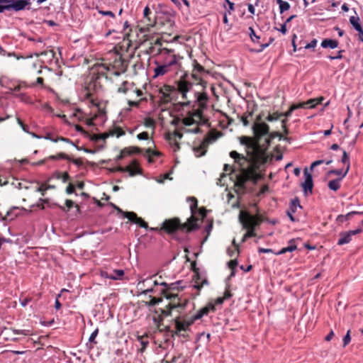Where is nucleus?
Wrapping results in <instances>:
<instances>
[{
    "instance_id": "f257e3e1",
    "label": "nucleus",
    "mask_w": 363,
    "mask_h": 363,
    "mask_svg": "<svg viewBox=\"0 0 363 363\" xmlns=\"http://www.w3.org/2000/svg\"><path fill=\"white\" fill-rule=\"evenodd\" d=\"M252 130L254 138L248 136L239 138L240 144L245 147L247 156L235 150L230 152V157L234 159L240 169L239 174L236 175L234 185L238 194L245 192L247 182H256L258 180L259 176L257 169L272 158V155L267 152V147L275 136L269 134V126L265 123L257 121L254 123Z\"/></svg>"
},
{
    "instance_id": "f03ea898",
    "label": "nucleus",
    "mask_w": 363,
    "mask_h": 363,
    "mask_svg": "<svg viewBox=\"0 0 363 363\" xmlns=\"http://www.w3.org/2000/svg\"><path fill=\"white\" fill-rule=\"evenodd\" d=\"M175 84L176 86L167 84L162 86L160 89L162 97L165 101H172L174 98L176 93L178 92L182 95V99L186 100L184 104L189 105L190 100H189L187 94L192 89L193 83L190 81L188 72L182 74L179 79L176 81Z\"/></svg>"
},
{
    "instance_id": "7ed1b4c3",
    "label": "nucleus",
    "mask_w": 363,
    "mask_h": 363,
    "mask_svg": "<svg viewBox=\"0 0 363 363\" xmlns=\"http://www.w3.org/2000/svg\"><path fill=\"white\" fill-rule=\"evenodd\" d=\"M193 69L189 79L193 86H199V89L194 92L195 99L200 104L201 106L203 105L208 100V95L205 91L207 82L205 77L208 75V71L197 62L196 60L194 61Z\"/></svg>"
},
{
    "instance_id": "20e7f679",
    "label": "nucleus",
    "mask_w": 363,
    "mask_h": 363,
    "mask_svg": "<svg viewBox=\"0 0 363 363\" xmlns=\"http://www.w3.org/2000/svg\"><path fill=\"white\" fill-rule=\"evenodd\" d=\"M196 208L197 200L195 198H192V202L190 204V209L192 215L190 217V218L188 219L187 223L184 225H181L179 220L176 218L165 220L162 223V227L161 228V229L164 230V231L169 233H171L179 228H181L182 230H186L187 232L198 228L199 226L197 222L199 221V220L194 216L195 209Z\"/></svg>"
},
{
    "instance_id": "39448f33",
    "label": "nucleus",
    "mask_w": 363,
    "mask_h": 363,
    "mask_svg": "<svg viewBox=\"0 0 363 363\" xmlns=\"http://www.w3.org/2000/svg\"><path fill=\"white\" fill-rule=\"evenodd\" d=\"M182 281H178L167 284L164 281H159L156 278V275H152L146 279L140 280L137 284V288L142 291V294H147L150 292L155 291V287L157 286H164V289H178L184 288V286H182Z\"/></svg>"
},
{
    "instance_id": "423d86ee",
    "label": "nucleus",
    "mask_w": 363,
    "mask_h": 363,
    "mask_svg": "<svg viewBox=\"0 0 363 363\" xmlns=\"http://www.w3.org/2000/svg\"><path fill=\"white\" fill-rule=\"evenodd\" d=\"M239 220L242 228L247 230V232L242 238V242H245L250 238L256 236V226L261 222V219L259 216H253L247 212L241 211L239 214Z\"/></svg>"
},
{
    "instance_id": "0eeeda50",
    "label": "nucleus",
    "mask_w": 363,
    "mask_h": 363,
    "mask_svg": "<svg viewBox=\"0 0 363 363\" xmlns=\"http://www.w3.org/2000/svg\"><path fill=\"white\" fill-rule=\"evenodd\" d=\"M323 98L320 99H311L308 100L307 101L301 102L297 104H293L288 111L285 113H279L280 117L281 116H285V117H289L291 116L292 112L298 108H315L318 104H320L323 101Z\"/></svg>"
},
{
    "instance_id": "6e6552de",
    "label": "nucleus",
    "mask_w": 363,
    "mask_h": 363,
    "mask_svg": "<svg viewBox=\"0 0 363 363\" xmlns=\"http://www.w3.org/2000/svg\"><path fill=\"white\" fill-rule=\"evenodd\" d=\"M152 52H155L157 55L156 62H169L177 57H181L180 55L174 54V50L166 48H160L157 51L153 48Z\"/></svg>"
},
{
    "instance_id": "1a4fd4ad",
    "label": "nucleus",
    "mask_w": 363,
    "mask_h": 363,
    "mask_svg": "<svg viewBox=\"0 0 363 363\" xmlns=\"http://www.w3.org/2000/svg\"><path fill=\"white\" fill-rule=\"evenodd\" d=\"M167 289H162L161 293L163 294L167 298H171V301L169 304L170 309L174 308H181L184 309L186 308V305L189 303L188 299L182 298L179 297L177 295L174 294H168L165 291Z\"/></svg>"
},
{
    "instance_id": "9d476101",
    "label": "nucleus",
    "mask_w": 363,
    "mask_h": 363,
    "mask_svg": "<svg viewBox=\"0 0 363 363\" xmlns=\"http://www.w3.org/2000/svg\"><path fill=\"white\" fill-rule=\"evenodd\" d=\"M194 323V321L191 316L185 317L183 319H181L179 317L177 318L174 320L175 333L178 335H181L180 333L182 331L189 330V327ZM182 336L185 337L184 335H182Z\"/></svg>"
},
{
    "instance_id": "9b49d317",
    "label": "nucleus",
    "mask_w": 363,
    "mask_h": 363,
    "mask_svg": "<svg viewBox=\"0 0 363 363\" xmlns=\"http://www.w3.org/2000/svg\"><path fill=\"white\" fill-rule=\"evenodd\" d=\"M10 10L15 11L24 10L23 2L18 0H0V13Z\"/></svg>"
},
{
    "instance_id": "f8f14e48",
    "label": "nucleus",
    "mask_w": 363,
    "mask_h": 363,
    "mask_svg": "<svg viewBox=\"0 0 363 363\" xmlns=\"http://www.w3.org/2000/svg\"><path fill=\"white\" fill-rule=\"evenodd\" d=\"M117 170L121 172H128L129 175L131 177L142 174V169L140 167L136 160H133L132 162L126 167H118Z\"/></svg>"
},
{
    "instance_id": "ddd939ff",
    "label": "nucleus",
    "mask_w": 363,
    "mask_h": 363,
    "mask_svg": "<svg viewBox=\"0 0 363 363\" xmlns=\"http://www.w3.org/2000/svg\"><path fill=\"white\" fill-rule=\"evenodd\" d=\"M362 228H357L356 230H349V231H342L340 233V238L337 241L338 245H343L345 244H348L352 240V237L353 235L359 234L362 233Z\"/></svg>"
},
{
    "instance_id": "4468645a",
    "label": "nucleus",
    "mask_w": 363,
    "mask_h": 363,
    "mask_svg": "<svg viewBox=\"0 0 363 363\" xmlns=\"http://www.w3.org/2000/svg\"><path fill=\"white\" fill-rule=\"evenodd\" d=\"M182 60H183V57H177L169 62H161L164 64L168 69H169L172 72L175 74H178L179 72H186L184 70V68L182 65Z\"/></svg>"
},
{
    "instance_id": "2eb2a0df",
    "label": "nucleus",
    "mask_w": 363,
    "mask_h": 363,
    "mask_svg": "<svg viewBox=\"0 0 363 363\" xmlns=\"http://www.w3.org/2000/svg\"><path fill=\"white\" fill-rule=\"evenodd\" d=\"M195 274L194 275V287L197 290L200 291L204 285H208V281L207 278L200 274L197 271H194Z\"/></svg>"
},
{
    "instance_id": "dca6fc26",
    "label": "nucleus",
    "mask_w": 363,
    "mask_h": 363,
    "mask_svg": "<svg viewBox=\"0 0 363 363\" xmlns=\"http://www.w3.org/2000/svg\"><path fill=\"white\" fill-rule=\"evenodd\" d=\"M303 174H304V177H305V181L301 184L303 191L305 194H307L308 191L311 193L313 187V182L312 175H311V174H310L308 172L307 169H304Z\"/></svg>"
},
{
    "instance_id": "f3484780",
    "label": "nucleus",
    "mask_w": 363,
    "mask_h": 363,
    "mask_svg": "<svg viewBox=\"0 0 363 363\" xmlns=\"http://www.w3.org/2000/svg\"><path fill=\"white\" fill-rule=\"evenodd\" d=\"M215 309V306L213 304L208 303L205 307H203L202 308L199 310L196 314L192 315L191 317L195 322L201 319L203 316L208 315L210 311H214Z\"/></svg>"
},
{
    "instance_id": "a211bd4d",
    "label": "nucleus",
    "mask_w": 363,
    "mask_h": 363,
    "mask_svg": "<svg viewBox=\"0 0 363 363\" xmlns=\"http://www.w3.org/2000/svg\"><path fill=\"white\" fill-rule=\"evenodd\" d=\"M155 65H156L154 68V77H158L161 76H164L167 74H171L172 72L168 69L164 64L161 62L155 61Z\"/></svg>"
},
{
    "instance_id": "6ab92c4d",
    "label": "nucleus",
    "mask_w": 363,
    "mask_h": 363,
    "mask_svg": "<svg viewBox=\"0 0 363 363\" xmlns=\"http://www.w3.org/2000/svg\"><path fill=\"white\" fill-rule=\"evenodd\" d=\"M125 217L127 218L130 221L136 223L140 225V227L147 229L148 225L147 223H145L141 218L138 217L136 213L134 212H125Z\"/></svg>"
},
{
    "instance_id": "aec40b11",
    "label": "nucleus",
    "mask_w": 363,
    "mask_h": 363,
    "mask_svg": "<svg viewBox=\"0 0 363 363\" xmlns=\"http://www.w3.org/2000/svg\"><path fill=\"white\" fill-rule=\"evenodd\" d=\"M298 207L301 208V206L300 205L298 199L296 198L291 201L289 210H288L286 212L288 216L289 217L290 220L292 222L295 221V218L293 216V213H294L296 211Z\"/></svg>"
},
{
    "instance_id": "412c9836",
    "label": "nucleus",
    "mask_w": 363,
    "mask_h": 363,
    "mask_svg": "<svg viewBox=\"0 0 363 363\" xmlns=\"http://www.w3.org/2000/svg\"><path fill=\"white\" fill-rule=\"evenodd\" d=\"M143 155L147 159L149 163H153L155 158L159 157L160 155V152L156 150H152L150 147L145 150Z\"/></svg>"
},
{
    "instance_id": "4be33fe9",
    "label": "nucleus",
    "mask_w": 363,
    "mask_h": 363,
    "mask_svg": "<svg viewBox=\"0 0 363 363\" xmlns=\"http://www.w3.org/2000/svg\"><path fill=\"white\" fill-rule=\"evenodd\" d=\"M297 249V245L296 244V240L291 239L289 241V245L286 247H283L279 252H274L277 255H283L288 252H294Z\"/></svg>"
},
{
    "instance_id": "5701e85b",
    "label": "nucleus",
    "mask_w": 363,
    "mask_h": 363,
    "mask_svg": "<svg viewBox=\"0 0 363 363\" xmlns=\"http://www.w3.org/2000/svg\"><path fill=\"white\" fill-rule=\"evenodd\" d=\"M143 152V150L138 147H130L123 149L119 156L118 157V160H121L124 157L125 154L130 155V154H140Z\"/></svg>"
},
{
    "instance_id": "b1692460",
    "label": "nucleus",
    "mask_w": 363,
    "mask_h": 363,
    "mask_svg": "<svg viewBox=\"0 0 363 363\" xmlns=\"http://www.w3.org/2000/svg\"><path fill=\"white\" fill-rule=\"evenodd\" d=\"M321 47L323 48L335 49L338 46V41L333 39L325 38L321 42Z\"/></svg>"
},
{
    "instance_id": "393cba45",
    "label": "nucleus",
    "mask_w": 363,
    "mask_h": 363,
    "mask_svg": "<svg viewBox=\"0 0 363 363\" xmlns=\"http://www.w3.org/2000/svg\"><path fill=\"white\" fill-rule=\"evenodd\" d=\"M125 131L119 126H115L112 129H110L108 133L106 134L104 138H108V136H116L119 138L122 135H125Z\"/></svg>"
},
{
    "instance_id": "a878e982",
    "label": "nucleus",
    "mask_w": 363,
    "mask_h": 363,
    "mask_svg": "<svg viewBox=\"0 0 363 363\" xmlns=\"http://www.w3.org/2000/svg\"><path fill=\"white\" fill-rule=\"evenodd\" d=\"M217 138H218V136L215 133H211L204 139V140L203 141V143L201 145V148L206 147L208 144L212 143L214 141H216Z\"/></svg>"
},
{
    "instance_id": "bb28decb",
    "label": "nucleus",
    "mask_w": 363,
    "mask_h": 363,
    "mask_svg": "<svg viewBox=\"0 0 363 363\" xmlns=\"http://www.w3.org/2000/svg\"><path fill=\"white\" fill-rule=\"evenodd\" d=\"M348 172L349 170H347V169L345 171H343L342 169H331L328 171V172L327 173V176H330L331 174L337 175L339 176L338 178H341L342 181V179L346 177Z\"/></svg>"
},
{
    "instance_id": "cd10ccee",
    "label": "nucleus",
    "mask_w": 363,
    "mask_h": 363,
    "mask_svg": "<svg viewBox=\"0 0 363 363\" xmlns=\"http://www.w3.org/2000/svg\"><path fill=\"white\" fill-rule=\"evenodd\" d=\"M152 11L147 6L143 11V17L148 21L147 26L152 27L155 23V20L152 19L150 15Z\"/></svg>"
},
{
    "instance_id": "c85d7f7f",
    "label": "nucleus",
    "mask_w": 363,
    "mask_h": 363,
    "mask_svg": "<svg viewBox=\"0 0 363 363\" xmlns=\"http://www.w3.org/2000/svg\"><path fill=\"white\" fill-rule=\"evenodd\" d=\"M357 211H351L347 213L346 215H339L337 216L336 218V222L338 224H341L345 221H347L348 219H350L352 216L356 215Z\"/></svg>"
},
{
    "instance_id": "c756f323",
    "label": "nucleus",
    "mask_w": 363,
    "mask_h": 363,
    "mask_svg": "<svg viewBox=\"0 0 363 363\" xmlns=\"http://www.w3.org/2000/svg\"><path fill=\"white\" fill-rule=\"evenodd\" d=\"M340 182L341 178H337L335 179H333L328 182V188L330 190L334 191H337L340 188Z\"/></svg>"
},
{
    "instance_id": "7c9ffc66",
    "label": "nucleus",
    "mask_w": 363,
    "mask_h": 363,
    "mask_svg": "<svg viewBox=\"0 0 363 363\" xmlns=\"http://www.w3.org/2000/svg\"><path fill=\"white\" fill-rule=\"evenodd\" d=\"M133 88V84L129 83L127 81H125L122 83L120 87L118 88L117 91L118 93L126 94L128 90Z\"/></svg>"
},
{
    "instance_id": "2f4dec72",
    "label": "nucleus",
    "mask_w": 363,
    "mask_h": 363,
    "mask_svg": "<svg viewBox=\"0 0 363 363\" xmlns=\"http://www.w3.org/2000/svg\"><path fill=\"white\" fill-rule=\"evenodd\" d=\"M124 275V271L123 269H116L109 275H108V278L113 280H119L121 279L122 277Z\"/></svg>"
},
{
    "instance_id": "473e14b6",
    "label": "nucleus",
    "mask_w": 363,
    "mask_h": 363,
    "mask_svg": "<svg viewBox=\"0 0 363 363\" xmlns=\"http://www.w3.org/2000/svg\"><path fill=\"white\" fill-rule=\"evenodd\" d=\"M277 4L279 6L280 13H283L284 12L288 11L290 9V4L287 1H284L283 0H276Z\"/></svg>"
},
{
    "instance_id": "72a5a7b5",
    "label": "nucleus",
    "mask_w": 363,
    "mask_h": 363,
    "mask_svg": "<svg viewBox=\"0 0 363 363\" xmlns=\"http://www.w3.org/2000/svg\"><path fill=\"white\" fill-rule=\"evenodd\" d=\"M350 22L356 30H359L362 28L359 23V18L358 16H351L350 18Z\"/></svg>"
},
{
    "instance_id": "f704fd0d",
    "label": "nucleus",
    "mask_w": 363,
    "mask_h": 363,
    "mask_svg": "<svg viewBox=\"0 0 363 363\" xmlns=\"http://www.w3.org/2000/svg\"><path fill=\"white\" fill-rule=\"evenodd\" d=\"M48 159L49 160H59V159L69 160H71V157L69 156H68L67 155H66L65 153L60 152L56 155H50V156L48 157Z\"/></svg>"
},
{
    "instance_id": "c9c22d12",
    "label": "nucleus",
    "mask_w": 363,
    "mask_h": 363,
    "mask_svg": "<svg viewBox=\"0 0 363 363\" xmlns=\"http://www.w3.org/2000/svg\"><path fill=\"white\" fill-rule=\"evenodd\" d=\"M341 162L347 165L346 169L347 170H350V157L349 155L347 153L345 150L342 151V156L341 158Z\"/></svg>"
},
{
    "instance_id": "e433bc0d",
    "label": "nucleus",
    "mask_w": 363,
    "mask_h": 363,
    "mask_svg": "<svg viewBox=\"0 0 363 363\" xmlns=\"http://www.w3.org/2000/svg\"><path fill=\"white\" fill-rule=\"evenodd\" d=\"M55 187L54 185H50V184L47 185V184H43L37 189V191L40 192L42 196H45L46 191H48V189H55Z\"/></svg>"
},
{
    "instance_id": "4c0bfd02",
    "label": "nucleus",
    "mask_w": 363,
    "mask_h": 363,
    "mask_svg": "<svg viewBox=\"0 0 363 363\" xmlns=\"http://www.w3.org/2000/svg\"><path fill=\"white\" fill-rule=\"evenodd\" d=\"M190 115L191 117L194 118L196 124H198V123L202 120V111L201 110H195Z\"/></svg>"
},
{
    "instance_id": "58836bf2",
    "label": "nucleus",
    "mask_w": 363,
    "mask_h": 363,
    "mask_svg": "<svg viewBox=\"0 0 363 363\" xmlns=\"http://www.w3.org/2000/svg\"><path fill=\"white\" fill-rule=\"evenodd\" d=\"M182 123L184 126H190L191 125L196 124L194 118L191 117V115L184 118Z\"/></svg>"
},
{
    "instance_id": "ea45409f",
    "label": "nucleus",
    "mask_w": 363,
    "mask_h": 363,
    "mask_svg": "<svg viewBox=\"0 0 363 363\" xmlns=\"http://www.w3.org/2000/svg\"><path fill=\"white\" fill-rule=\"evenodd\" d=\"M56 178L59 179H62L63 183H66L69 179V175L67 172L60 173L57 172L56 173Z\"/></svg>"
},
{
    "instance_id": "a19ab883",
    "label": "nucleus",
    "mask_w": 363,
    "mask_h": 363,
    "mask_svg": "<svg viewBox=\"0 0 363 363\" xmlns=\"http://www.w3.org/2000/svg\"><path fill=\"white\" fill-rule=\"evenodd\" d=\"M139 341L141 345V348L139 350L140 352H143L149 345L148 340H145L143 337H139Z\"/></svg>"
},
{
    "instance_id": "79ce46f5",
    "label": "nucleus",
    "mask_w": 363,
    "mask_h": 363,
    "mask_svg": "<svg viewBox=\"0 0 363 363\" xmlns=\"http://www.w3.org/2000/svg\"><path fill=\"white\" fill-rule=\"evenodd\" d=\"M333 162V160H319L313 162L311 164V169H313L315 167L318 166L323 163H325L326 164H330Z\"/></svg>"
},
{
    "instance_id": "37998d69",
    "label": "nucleus",
    "mask_w": 363,
    "mask_h": 363,
    "mask_svg": "<svg viewBox=\"0 0 363 363\" xmlns=\"http://www.w3.org/2000/svg\"><path fill=\"white\" fill-rule=\"evenodd\" d=\"M249 30H250L249 35H250V37L252 41L254 43H258V40H259L260 37L255 34V32L252 27L249 28Z\"/></svg>"
},
{
    "instance_id": "c03bdc74",
    "label": "nucleus",
    "mask_w": 363,
    "mask_h": 363,
    "mask_svg": "<svg viewBox=\"0 0 363 363\" xmlns=\"http://www.w3.org/2000/svg\"><path fill=\"white\" fill-rule=\"evenodd\" d=\"M98 334H99V328H96L91 333V334L89 338V341L90 343H93L94 345H96L97 343V342L95 340V339L97 337Z\"/></svg>"
},
{
    "instance_id": "a18cd8bd",
    "label": "nucleus",
    "mask_w": 363,
    "mask_h": 363,
    "mask_svg": "<svg viewBox=\"0 0 363 363\" xmlns=\"http://www.w3.org/2000/svg\"><path fill=\"white\" fill-rule=\"evenodd\" d=\"M12 333L13 335H22L24 336L31 335L30 331L28 330H13Z\"/></svg>"
},
{
    "instance_id": "49530a36",
    "label": "nucleus",
    "mask_w": 363,
    "mask_h": 363,
    "mask_svg": "<svg viewBox=\"0 0 363 363\" xmlns=\"http://www.w3.org/2000/svg\"><path fill=\"white\" fill-rule=\"evenodd\" d=\"M144 125L147 128H154L155 127V121L151 118H146L144 121Z\"/></svg>"
},
{
    "instance_id": "de8ad7c7",
    "label": "nucleus",
    "mask_w": 363,
    "mask_h": 363,
    "mask_svg": "<svg viewBox=\"0 0 363 363\" xmlns=\"http://www.w3.org/2000/svg\"><path fill=\"white\" fill-rule=\"evenodd\" d=\"M181 130L184 133H198L200 131V128L198 126L195 127L193 129L183 127V128H181Z\"/></svg>"
},
{
    "instance_id": "09e8293b",
    "label": "nucleus",
    "mask_w": 363,
    "mask_h": 363,
    "mask_svg": "<svg viewBox=\"0 0 363 363\" xmlns=\"http://www.w3.org/2000/svg\"><path fill=\"white\" fill-rule=\"evenodd\" d=\"M18 98H19L22 101H24L26 103H30V99L29 96H28L26 94L21 93L18 95H16Z\"/></svg>"
},
{
    "instance_id": "8fccbe9b",
    "label": "nucleus",
    "mask_w": 363,
    "mask_h": 363,
    "mask_svg": "<svg viewBox=\"0 0 363 363\" xmlns=\"http://www.w3.org/2000/svg\"><path fill=\"white\" fill-rule=\"evenodd\" d=\"M351 341V337H350V331L348 330L347 334L343 337V346L345 347Z\"/></svg>"
},
{
    "instance_id": "3c124183",
    "label": "nucleus",
    "mask_w": 363,
    "mask_h": 363,
    "mask_svg": "<svg viewBox=\"0 0 363 363\" xmlns=\"http://www.w3.org/2000/svg\"><path fill=\"white\" fill-rule=\"evenodd\" d=\"M251 116H252V113H248L244 114L243 116H241L240 120L245 126L248 125L249 122H248L247 118Z\"/></svg>"
},
{
    "instance_id": "603ef678",
    "label": "nucleus",
    "mask_w": 363,
    "mask_h": 363,
    "mask_svg": "<svg viewBox=\"0 0 363 363\" xmlns=\"http://www.w3.org/2000/svg\"><path fill=\"white\" fill-rule=\"evenodd\" d=\"M170 144H171L172 147L174 152L179 150V148H180L179 144L176 140H172V138H170Z\"/></svg>"
},
{
    "instance_id": "864d4df0",
    "label": "nucleus",
    "mask_w": 363,
    "mask_h": 363,
    "mask_svg": "<svg viewBox=\"0 0 363 363\" xmlns=\"http://www.w3.org/2000/svg\"><path fill=\"white\" fill-rule=\"evenodd\" d=\"M317 40L316 39H313L312 40L310 43H307L306 45H304V48L305 49H310V48H313L316 46L317 45Z\"/></svg>"
},
{
    "instance_id": "5fc2aeb1",
    "label": "nucleus",
    "mask_w": 363,
    "mask_h": 363,
    "mask_svg": "<svg viewBox=\"0 0 363 363\" xmlns=\"http://www.w3.org/2000/svg\"><path fill=\"white\" fill-rule=\"evenodd\" d=\"M47 203H48V199H40L36 206L41 209H44L45 207L43 204Z\"/></svg>"
},
{
    "instance_id": "6e6d98bb",
    "label": "nucleus",
    "mask_w": 363,
    "mask_h": 363,
    "mask_svg": "<svg viewBox=\"0 0 363 363\" xmlns=\"http://www.w3.org/2000/svg\"><path fill=\"white\" fill-rule=\"evenodd\" d=\"M137 138L138 140H148L149 139V134L147 132H143L141 133H139L137 135Z\"/></svg>"
},
{
    "instance_id": "4d7b16f0",
    "label": "nucleus",
    "mask_w": 363,
    "mask_h": 363,
    "mask_svg": "<svg viewBox=\"0 0 363 363\" xmlns=\"http://www.w3.org/2000/svg\"><path fill=\"white\" fill-rule=\"evenodd\" d=\"M280 118L279 113H274L273 115H269L267 117L268 121H277Z\"/></svg>"
},
{
    "instance_id": "13d9d810",
    "label": "nucleus",
    "mask_w": 363,
    "mask_h": 363,
    "mask_svg": "<svg viewBox=\"0 0 363 363\" xmlns=\"http://www.w3.org/2000/svg\"><path fill=\"white\" fill-rule=\"evenodd\" d=\"M99 13L103 16H108L111 18H115V14L111 11H99Z\"/></svg>"
},
{
    "instance_id": "bf43d9fd",
    "label": "nucleus",
    "mask_w": 363,
    "mask_h": 363,
    "mask_svg": "<svg viewBox=\"0 0 363 363\" xmlns=\"http://www.w3.org/2000/svg\"><path fill=\"white\" fill-rule=\"evenodd\" d=\"M69 161L72 162L75 165H77L78 167H81L83 164L82 160L79 158H77V159L71 158V160H69Z\"/></svg>"
},
{
    "instance_id": "052dcab7",
    "label": "nucleus",
    "mask_w": 363,
    "mask_h": 363,
    "mask_svg": "<svg viewBox=\"0 0 363 363\" xmlns=\"http://www.w3.org/2000/svg\"><path fill=\"white\" fill-rule=\"evenodd\" d=\"M74 190H75L74 186L72 184H69L66 189V192L68 194H71L74 192Z\"/></svg>"
},
{
    "instance_id": "680f3d73",
    "label": "nucleus",
    "mask_w": 363,
    "mask_h": 363,
    "mask_svg": "<svg viewBox=\"0 0 363 363\" xmlns=\"http://www.w3.org/2000/svg\"><path fill=\"white\" fill-rule=\"evenodd\" d=\"M18 1L23 2V4L24 6V9H30V6L31 4V0H18Z\"/></svg>"
},
{
    "instance_id": "e2e57ef3",
    "label": "nucleus",
    "mask_w": 363,
    "mask_h": 363,
    "mask_svg": "<svg viewBox=\"0 0 363 363\" xmlns=\"http://www.w3.org/2000/svg\"><path fill=\"white\" fill-rule=\"evenodd\" d=\"M258 252L259 253H269V252H273V250L272 249H269V248L259 247Z\"/></svg>"
},
{
    "instance_id": "0e129e2a",
    "label": "nucleus",
    "mask_w": 363,
    "mask_h": 363,
    "mask_svg": "<svg viewBox=\"0 0 363 363\" xmlns=\"http://www.w3.org/2000/svg\"><path fill=\"white\" fill-rule=\"evenodd\" d=\"M30 301H31V298H26L24 299H22V300L20 299L21 305L23 307H25Z\"/></svg>"
},
{
    "instance_id": "69168bd1",
    "label": "nucleus",
    "mask_w": 363,
    "mask_h": 363,
    "mask_svg": "<svg viewBox=\"0 0 363 363\" xmlns=\"http://www.w3.org/2000/svg\"><path fill=\"white\" fill-rule=\"evenodd\" d=\"M237 265H238V261L236 259L230 260L228 262L229 267L233 269H235Z\"/></svg>"
},
{
    "instance_id": "338daca9",
    "label": "nucleus",
    "mask_w": 363,
    "mask_h": 363,
    "mask_svg": "<svg viewBox=\"0 0 363 363\" xmlns=\"http://www.w3.org/2000/svg\"><path fill=\"white\" fill-rule=\"evenodd\" d=\"M278 30L280 31L282 34H286V32H287V29H286V23L282 24L281 26V28L279 29H278Z\"/></svg>"
},
{
    "instance_id": "774afa93",
    "label": "nucleus",
    "mask_w": 363,
    "mask_h": 363,
    "mask_svg": "<svg viewBox=\"0 0 363 363\" xmlns=\"http://www.w3.org/2000/svg\"><path fill=\"white\" fill-rule=\"evenodd\" d=\"M65 204H66V206L67 207V208L70 209L71 208L73 207L74 202L72 200L67 199L65 201Z\"/></svg>"
}]
</instances>
